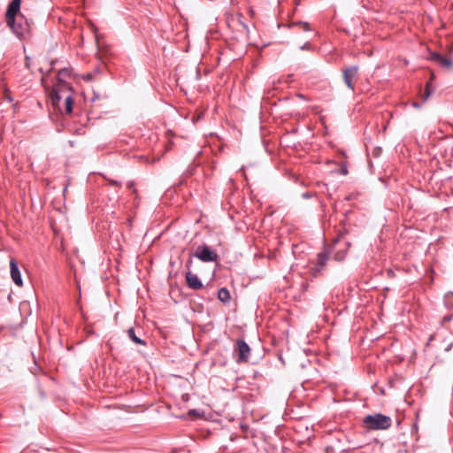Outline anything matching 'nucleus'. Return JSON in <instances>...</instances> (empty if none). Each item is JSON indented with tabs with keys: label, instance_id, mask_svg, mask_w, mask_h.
I'll return each mask as SVG.
<instances>
[{
	"label": "nucleus",
	"instance_id": "1",
	"mask_svg": "<svg viewBox=\"0 0 453 453\" xmlns=\"http://www.w3.org/2000/svg\"><path fill=\"white\" fill-rule=\"evenodd\" d=\"M21 0H12L6 10L5 20L7 26L19 37L21 38L30 32L32 22L25 19L20 13Z\"/></svg>",
	"mask_w": 453,
	"mask_h": 453
},
{
	"label": "nucleus",
	"instance_id": "2",
	"mask_svg": "<svg viewBox=\"0 0 453 453\" xmlns=\"http://www.w3.org/2000/svg\"><path fill=\"white\" fill-rule=\"evenodd\" d=\"M52 104L58 108L61 113L70 114L73 111V90L68 83L54 85L51 91Z\"/></svg>",
	"mask_w": 453,
	"mask_h": 453
},
{
	"label": "nucleus",
	"instance_id": "3",
	"mask_svg": "<svg viewBox=\"0 0 453 453\" xmlns=\"http://www.w3.org/2000/svg\"><path fill=\"white\" fill-rule=\"evenodd\" d=\"M363 422L365 427L372 430H385L389 428L392 424L391 418L381 413L367 415Z\"/></svg>",
	"mask_w": 453,
	"mask_h": 453
},
{
	"label": "nucleus",
	"instance_id": "4",
	"mask_svg": "<svg viewBox=\"0 0 453 453\" xmlns=\"http://www.w3.org/2000/svg\"><path fill=\"white\" fill-rule=\"evenodd\" d=\"M194 256L204 263L215 262L219 257L217 251L211 249L206 244L199 245L196 248Z\"/></svg>",
	"mask_w": 453,
	"mask_h": 453
},
{
	"label": "nucleus",
	"instance_id": "5",
	"mask_svg": "<svg viewBox=\"0 0 453 453\" xmlns=\"http://www.w3.org/2000/svg\"><path fill=\"white\" fill-rule=\"evenodd\" d=\"M250 348L243 339H238L235 342L234 354L236 355V362L246 363L250 356Z\"/></svg>",
	"mask_w": 453,
	"mask_h": 453
},
{
	"label": "nucleus",
	"instance_id": "6",
	"mask_svg": "<svg viewBox=\"0 0 453 453\" xmlns=\"http://www.w3.org/2000/svg\"><path fill=\"white\" fill-rule=\"evenodd\" d=\"M358 73V66L351 65L342 70V77L345 85L352 92L355 90V81Z\"/></svg>",
	"mask_w": 453,
	"mask_h": 453
},
{
	"label": "nucleus",
	"instance_id": "7",
	"mask_svg": "<svg viewBox=\"0 0 453 453\" xmlns=\"http://www.w3.org/2000/svg\"><path fill=\"white\" fill-rule=\"evenodd\" d=\"M10 273H11V278H12V281L14 282V284L17 287H19V288L22 287L23 280H22L21 273H20V270L19 267V264H18V261L13 257L10 259Z\"/></svg>",
	"mask_w": 453,
	"mask_h": 453
},
{
	"label": "nucleus",
	"instance_id": "8",
	"mask_svg": "<svg viewBox=\"0 0 453 453\" xmlns=\"http://www.w3.org/2000/svg\"><path fill=\"white\" fill-rule=\"evenodd\" d=\"M349 246V242L336 240L335 242L334 243V258L339 262L344 260Z\"/></svg>",
	"mask_w": 453,
	"mask_h": 453
},
{
	"label": "nucleus",
	"instance_id": "9",
	"mask_svg": "<svg viewBox=\"0 0 453 453\" xmlns=\"http://www.w3.org/2000/svg\"><path fill=\"white\" fill-rule=\"evenodd\" d=\"M328 258H329V255L326 250L319 252L317 255L316 265H315V268L313 269L314 272H312L313 276H316L318 273H319L323 270V268L325 267V265H326V263L328 261Z\"/></svg>",
	"mask_w": 453,
	"mask_h": 453
},
{
	"label": "nucleus",
	"instance_id": "10",
	"mask_svg": "<svg viewBox=\"0 0 453 453\" xmlns=\"http://www.w3.org/2000/svg\"><path fill=\"white\" fill-rule=\"evenodd\" d=\"M429 59L448 69L453 66V60L451 58H445L437 52H431Z\"/></svg>",
	"mask_w": 453,
	"mask_h": 453
},
{
	"label": "nucleus",
	"instance_id": "11",
	"mask_svg": "<svg viewBox=\"0 0 453 453\" xmlns=\"http://www.w3.org/2000/svg\"><path fill=\"white\" fill-rule=\"evenodd\" d=\"M186 281H187L188 287L192 289L199 290L203 288V283L200 280V279L197 277L196 274H195L191 272H188L186 273Z\"/></svg>",
	"mask_w": 453,
	"mask_h": 453
},
{
	"label": "nucleus",
	"instance_id": "12",
	"mask_svg": "<svg viewBox=\"0 0 453 453\" xmlns=\"http://www.w3.org/2000/svg\"><path fill=\"white\" fill-rule=\"evenodd\" d=\"M127 335L129 337V339L135 344H139V345H142V346H145L146 345V342L143 341L142 339H141L138 335H136L135 334V330L134 327H130L127 329Z\"/></svg>",
	"mask_w": 453,
	"mask_h": 453
},
{
	"label": "nucleus",
	"instance_id": "13",
	"mask_svg": "<svg viewBox=\"0 0 453 453\" xmlns=\"http://www.w3.org/2000/svg\"><path fill=\"white\" fill-rule=\"evenodd\" d=\"M218 298L220 302L227 303L231 300L230 292L226 288H221L218 291Z\"/></svg>",
	"mask_w": 453,
	"mask_h": 453
},
{
	"label": "nucleus",
	"instance_id": "14",
	"mask_svg": "<svg viewBox=\"0 0 453 453\" xmlns=\"http://www.w3.org/2000/svg\"><path fill=\"white\" fill-rule=\"evenodd\" d=\"M70 70L67 68H64L58 71V82L55 85H60L62 83H66L65 79L70 76Z\"/></svg>",
	"mask_w": 453,
	"mask_h": 453
},
{
	"label": "nucleus",
	"instance_id": "15",
	"mask_svg": "<svg viewBox=\"0 0 453 453\" xmlns=\"http://www.w3.org/2000/svg\"><path fill=\"white\" fill-rule=\"evenodd\" d=\"M39 71L42 74V79H41V82H42V86L45 88H48L50 84H49L48 80H47V75L50 72V69L47 70L46 73H43V70H42V67L39 68Z\"/></svg>",
	"mask_w": 453,
	"mask_h": 453
},
{
	"label": "nucleus",
	"instance_id": "16",
	"mask_svg": "<svg viewBox=\"0 0 453 453\" xmlns=\"http://www.w3.org/2000/svg\"><path fill=\"white\" fill-rule=\"evenodd\" d=\"M430 94H431L430 84L427 83L426 85L425 95H424V101L427 100V98L429 97Z\"/></svg>",
	"mask_w": 453,
	"mask_h": 453
},
{
	"label": "nucleus",
	"instance_id": "17",
	"mask_svg": "<svg viewBox=\"0 0 453 453\" xmlns=\"http://www.w3.org/2000/svg\"><path fill=\"white\" fill-rule=\"evenodd\" d=\"M300 26H301V28H302L303 31H310V30H311V27H310V24H309V23H306V22H301V23H300Z\"/></svg>",
	"mask_w": 453,
	"mask_h": 453
},
{
	"label": "nucleus",
	"instance_id": "18",
	"mask_svg": "<svg viewBox=\"0 0 453 453\" xmlns=\"http://www.w3.org/2000/svg\"><path fill=\"white\" fill-rule=\"evenodd\" d=\"M451 319H452L451 315L444 316L443 319H441V325H444L446 322L450 321Z\"/></svg>",
	"mask_w": 453,
	"mask_h": 453
},
{
	"label": "nucleus",
	"instance_id": "19",
	"mask_svg": "<svg viewBox=\"0 0 453 453\" xmlns=\"http://www.w3.org/2000/svg\"><path fill=\"white\" fill-rule=\"evenodd\" d=\"M341 173L345 175L348 173V169L346 166H343L342 169H341Z\"/></svg>",
	"mask_w": 453,
	"mask_h": 453
},
{
	"label": "nucleus",
	"instance_id": "20",
	"mask_svg": "<svg viewBox=\"0 0 453 453\" xmlns=\"http://www.w3.org/2000/svg\"><path fill=\"white\" fill-rule=\"evenodd\" d=\"M302 50H309L310 49V44L309 43H306L304 44L303 46L301 47Z\"/></svg>",
	"mask_w": 453,
	"mask_h": 453
},
{
	"label": "nucleus",
	"instance_id": "21",
	"mask_svg": "<svg viewBox=\"0 0 453 453\" xmlns=\"http://www.w3.org/2000/svg\"><path fill=\"white\" fill-rule=\"evenodd\" d=\"M111 184L114 186H119V183L117 180H111Z\"/></svg>",
	"mask_w": 453,
	"mask_h": 453
},
{
	"label": "nucleus",
	"instance_id": "22",
	"mask_svg": "<svg viewBox=\"0 0 453 453\" xmlns=\"http://www.w3.org/2000/svg\"><path fill=\"white\" fill-rule=\"evenodd\" d=\"M412 106L415 107V108H418V107H420V104L418 103H417V102H414L412 104Z\"/></svg>",
	"mask_w": 453,
	"mask_h": 453
},
{
	"label": "nucleus",
	"instance_id": "23",
	"mask_svg": "<svg viewBox=\"0 0 453 453\" xmlns=\"http://www.w3.org/2000/svg\"><path fill=\"white\" fill-rule=\"evenodd\" d=\"M190 414L196 415L197 411L196 410H192L189 411Z\"/></svg>",
	"mask_w": 453,
	"mask_h": 453
}]
</instances>
